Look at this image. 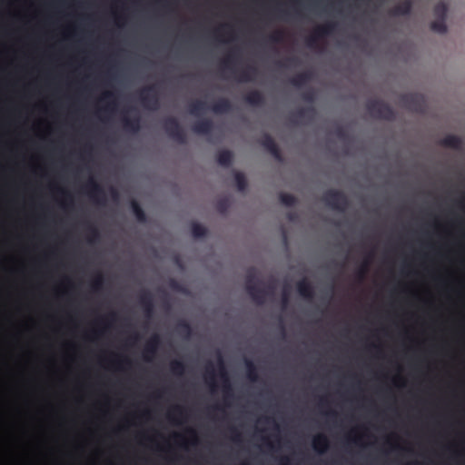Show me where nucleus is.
<instances>
[{"mask_svg": "<svg viewBox=\"0 0 465 465\" xmlns=\"http://www.w3.org/2000/svg\"><path fill=\"white\" fill-rule=\"evenodd\" d=\"M322 448H321V450H322L326 446V441H325V440H324V439H322V438H318V439L315 440V443H316L317 441H319V442H320V441H322Z\"/></svg>", "mask_w": 465, "mask_h": 465, "instance_id": "nucleus-1", "label": "nucleus"}]
</instances>
